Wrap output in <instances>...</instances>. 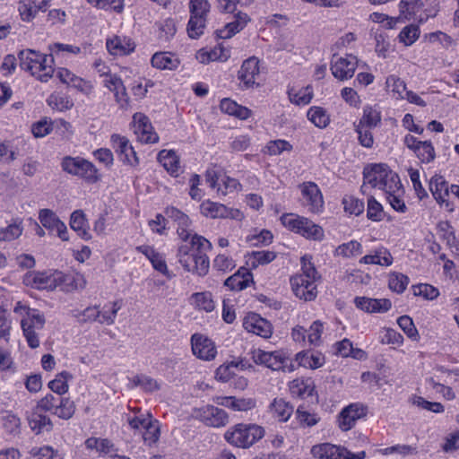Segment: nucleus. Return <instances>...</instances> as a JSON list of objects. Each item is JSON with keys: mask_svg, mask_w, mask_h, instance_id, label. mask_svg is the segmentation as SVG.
<instances>
[{"mask_svg": "<svg viewBox=\"0 0 459 459\" xmlns=\"http://www.w3.org/2000/svg\"><path fill=\"white\" fill-rule=\"evenodd\" d=\"M212 247V243L206 238L195 233L190 239L178 247V262L186 271L204 276L209 272L210 261L207 252Z\"/></svg>", "mask_w": 459, "mask_h": 459, "instance_id": "f257e3e1", "label": "nucleus"}, {"mask_svg": "<svg viewBox=\"0 0 459 459\" xmlns=\"http://www.w3.org/2000/svg\"><path fill=\"white\" fill-rule=\"evenodd\" d=\"M20 67L41 82H48L55 74V62L50 54L33 49H23L19 55Z\"/></svg>", "mask_w": 459, "mask_h": 459, "instance_id": "f03ea898", "label": "nucleus"}, {"mask_svg": "<svg viewBox=\"0 0 459 459\" xmlns=\"http://www.w3.org/2000/svg\"><path fill=\"white\" fill-rule=\"evenodd\" d=\"M77 280L83 281L81 274L65 273L56 269H47L44 271H29L22 277V283L25 287L40 286L49 283L48 287H77L74 282Z\"/></svg>", "mask_w": 459, "mask_h": 459, "instance_id": "7ed1b4c3", "label": "nucleus"}, {"mask_svg": "<svg viewBox=\"0 0 459 459\" xmlns=\"http://www.w3.org/2000/svg\"><path fill=\"white\" fill-rule=\"evenodd\" d=\"M363 180L364 184L382 190L385 194L401 182L399 175L385 163H374L366 166L363 170Z\"/></svg>", "mask_w": 459, "mask_h": 459, "instance_id": "20e7f679", "label": "nucleus"}, {"mask_svg": "<svg viewBox=\"0 0 459 459\" xmlns=\"http://www.w3.org/2000/svg\"><path fill=\"white\" fill-rule=\"evenodd\" d=\"M399 13L406 22L423 24L437 16L438 5L433 0H400Z\"/></svg>", "mask_w": 459, "mask_h": 459, "instance_id": "39448f33", "label": "nucleus"}, {"mask_svg": "<svg viewBox=\"0 0 459 459\" xmlns=\"http://www.w3.org/2000/svg\"><path fill=\"white\" fill-rule=\"evenodd\" d=\"M280 221L288 230L306 239L321 241L325 238V231L320 225L297 213H283Z\"/></svg>", "mask_w": 459, "mask_h": 459, "instance_id": "423d86ee", "label": "nucleus"}, {"mask_svg": "<svg viewBox=\"0 0 459 459\" xmlns=\"http://www.w3.org/2000/svg\"><path fill=\"white\" fill-rule=\"evenodd\" d=\"M60 166L64 172L76 177L87 184H95L101 178L97 167L91 160L81 156L66 155L62 158Z\"/></svg>", "mask_w": 459, "mask_h": 459, "instance_id": "0eeeda50", "label": "nucleus"}, {"mask_svg": "<svg viewBox=\"0 0 459 459\" xmlns=\"http://www.w3.org/2000/svg\"><path fill=\"white\" fill-rule=\"evenodd\" d=\"M264 433L259 425L238 423L226 430L224 438L234 446L247 448L264 437Z\"/></svg>", "mask_w": 459, "mask_h": 459, "instance_id": "6e6552de", "label": "nucleus"}, {"mask_svg": "<svg viewBox=\"0 0 459 459\" xmlns=\"http://www.w3.org/2000/svg\"><path fill=\"white\" fill-rule=\"evenodd\" d=\"M45 317L36 309H27L21 320V327L27 344L31 349L40 345L39 332L45 326Z\"/></svg>", "mask_w": 459, "mask_h": 459, "instance_id": "1a4fd4ad", "label": "nucleus"}, {"mask_svg": "<svg viewBox=\"0 0 459 459\" xmlns=\"http://www.w3.org/2000/svg\"><path fill=\"white\" fill-rule=\"evenodd\" d=\"M300 205L309 213L321 214L325 211V199L318 185L313 181L299 184Z\"/></svg>", "mask_w": 459, "mask_h": 459, "instance_id": "9d476101", "label": "nucleus"}, {"mask_svg": "<svg viewBox=\"0 0 459 459\" xmlns=\"http://www.w3.org/2000/svg\"><path fill=\"white\" fill-rule=\"evenodd\" d=\"M252 359L256 364L264 365L273 370L293 371L295 365L282 351H265L260 349L252 351Z\"/></svg>", "mask_w": 459, "mask_h": 459, "instance_id": "9b49d317", "label": "nucleus"}, {"mask_svg": "<svg viewBox=\"0 0 459 459\" xmlns=\"http://www.w3.org/2000/svg\"><path fill=\"white\" fill-rule=\"evenodd\" d=\"M322 279L313 262V255L305 254L300 257V273L290 279L291 287H311L319 283Z\"/></svg>", "mask_w": 459, "mask_h": 459, "instance_id": "f8f14e48", "label": "nucleus"}, {"mask_svg": "<svg viewBox=\"0 0 459 459\" xmlns=\"http://www.w3.org/2000/svg\"><path fill=\"white\" fill-rule=\"evenodd\" d=\"M448 181L440 174H434L429 182V188L432 196L440 208L448 212L455 210L454 202L450 201L449 195L451 193Z\"/></svg>", "mask_w": 459, "mask_h": 459, "instance_id": "ddd939ff", "label": "nucleus"}, {"mask_svg": "<svg viewBox=\"0 0 459 459\" xmlns=\"http://www.w3.org/2000/svg\"><path fill=\"white\" fill-rule=\"evenodd\" d=\"M311 454L318 459H364L366 453H351L346 447L330 443L315 445L311 448Z\"/></svg>", "mask_w": 459, "mask_h": 459, "instance_id": "4468645a", "label": "nucleus"}, {"mask_svg": "<svg viewBox=\"0 0 459 459\" xmlns=\"http://www.w3.org/2000/svg\"><path fill=\"white\" fill-rule=\"evenodd\" d=\"M403 144L423 164H429L436 159V150L430 140L421 141L412 134H406Z\"/></svg>", "mask_w": 459, "mask_h": 459, "instance_id": "2eb2a0df", "label": "nucleus"}, {"mask_svg": "<svg viewBox=\"0 0 459 459\" xmlns=\"http://www.w3.org/2000/svg\"><path fill=\"white\" fill-rule=\"evenodd\" d=\"M55 73L60 82L67 87L73 88L85 96H90L93 93L94 85L91 81L75 74L70 69L66 67H57L56 69L55 68Z\"/></svg>", "mask_w": 459, "mask_h": 459, "instance_id": "dca6fc26", "label": "nucleus"}, {"mask_svg": "<svg viewBox=\"0 0 459 459\" xmlns=\"http://www.w3.org/2000/svg\"><path fill=\"white\" fill-rule=\"evenodd\" d=\"M111 146L123 164L135 168L139 165V158L134 148L126 136L113 134L110 137Z\"/></svg>", "mask_w": 459, "mask_h": 459, "instance_id": "f3484780", "label": "nucleus"}, {"mask_svg": "<svg viewBox=\"0 0 459 459\" xmlns=\"http://www.w3.org/2000/svg\"><path fill=\"white\" fill-rule=\"evenodd\" d=\"M357 67L358 58L351 54H348L345 56L333 55L330 64V70L333 76L342 82L351 79Z\"/></svg>", "mask_w": 459, "mask_h": 459, "instance_id": "a211bd4d", "label": "nucleus"}, {"mask_svg": "<svg viewBox=\"0 0 459 459\" xmlns=\"http://www.w3.org/2000/svg\"><path fill=\"white\" fill-rule=\"evenodd\" d=\"M132 127L137 139L143 143H156L159 135L155 132L150 118L142 112H136L133 116Z\"/></svg>", "mask_w": 459, "mask_h": 459, "instance_id": "6ab92c4d", "label": "nucleus"}, {"mask_svg": "<svg viewBox=\"0 0 459 459\" xmlns=\"http://www.w3.org/2000/svg\"><path fill=\"white\" fill-rule=\"evenodd\" d=\"M200 212L203 216L209 219H241L243 216L238 209H233L223 204L204 200L200 204Z\"/></svg>", "mask_w": 459, "mask_h": 459, "instance_id": "aec40b11", "label": "nucleus"}, {"mask_svg": "<svg viewBox=\"0 0 459 459\" xmlns=\"http://www.w3.org/2000/svg\"><path fill=\"white\" fill-rule=\"evenodd\" d=\"M194 416L206 426L221 428L228 424V413L213 405H205L195 410Z\"/></svg>", "mask_w": 459, "mask_h": 459, "instance_id": "412c9836", "label": "nucleus"}, {"mask_svg": "<svg viewBox=\"0 0 459 459\" xmlns=\"http://www.w3.org/2000/svg\"><path fill=\"white\" fill-rule=\"evenodd\" d=\"M242 325L247 332L264 339L270 338L273 332L272 324L255 312H249L244 316Z\"/></svg>", "mask_w": 459, "mask_h": 459, "instance_id": "4be33fe9", "label": "nucleus"}, {"mask_svg": "<svg viewBox=\"0 0 459 459\" xmlns=\"http://www.w3.org/2000/svg\"><path fill=\"white\" fill-rule=\"evenodd\" d=\"M191 346L193 354L202 360H212L217 355L215 343L204 334L194 333L191 336Z\"/></svg>", "mask_w": 459, "mask_h": 459, "instance_id": "5701e85b", "label": "nucleus"}, {"mask_svg": "<svg viewBox=\"0 0 459 459\" xmlns=\"http://www.w3.org/2000/svg\"><path fill=\"white\" fill-rule=\"evenodd\" d=\"M39 220L42 226L50 233L56 232L63 241L69 240L67 227L56 214L50 209H41L39 212Z\"/></svg>", "mask_w": 459, "mask_h": 459, "instance_id": "b1692460", "label": "nucleus"}, {"mask_svg": "<svg viewBox=\"0 0 459 459\" xmlns=\"http://www.w3.org/2000/svg\"><path fill=\"white\" fill-rule=\"evenodd\" d=\"M123 307V300L117 299L105 304L101 310L96 308H87L84 315L88 318L98 320L100 324L111 325L115 323L117 314Z\"/></svg>", "mask_w": 459, "mask_h": 459, "instance_id": "393cba45", "label": "nucleus"}, {"mask_svg": "<svg viewBox=\"0 0 459 459\" xmlns=\"http://www.w3.org/2000/svg\"><path fill=\"white\" fill-rule=\"evenodd\" d=\"M165 214L177 224V234L178 238L186 242L193 236L191 234V220L179 209L170 206L165 209Z\"/></svg>", "mask_w": 459, "mask_h": 459, "instance_id": "a878e982", "label": "nucleus"}, {"mask_svg": "<svg viewBox=\"0 0 459 459\" xmlns=\"http://www.w3.org/2000/svg\"><path fill=\"white\" fill-rule=\"evenodd\" d=\"M366 408L360 403H351L343 408L338 417V426L342 431L351 429L356 421L366 415Z\"/></svg>", "mask_w": 459, "mask_h": 459, "instance_id": "bb28decb", "label": "nucleus"}, {"mask_svg": "<svg viewBox=\"0 0 459 459\" xmlns=\"http://www.w3.org/2000/svg\"><path fill=\"white\" fill-rule=\"evenodd\" d=\"M181 64L178 55L172 51H158L151 57V65L160 71H176Z\"/></svg>", "mask_w": 459, "mask_h": 459, "instance_id": "cd10ccee", "label": "nucleus"}, {"mask_svg": "<svg viewBox=\"0 0 459 459\" xmlns=\"http://www.w3.org/2000/svg\"><path fill=\"white\" fill-rule=\"evenodd\" d=\"M136 252L143 255L151 263L153 269L169 277V270L163 254L158 252L153 246L141 245L135 247Z\"/></svg>", "mask_w": 459, "mask_h": 459, "instance_id": "c85d7f7f", "label": "nucleus"}, {"mask_svg": "<svg viewBox=\"0 0 459 459\" xmlns=\"http://www.w3.org/2000/svg\"><path fill=\"white\" fill-rule=\"evenodd\" d=\"M394 262V258L390 251L383 247H377L368 254L361 256L359 260L360 264L365 265H380L383 267L390 266Z\"/></svg>", "mask_w": 459, "mask_h": 459, "instance_id": "c756f323", "label": "nucleus"}, {"mask_svg": "<svg viewBox=\"0 0 459 459\" xmlns=\"http://www.w3.org/2000/svg\"><path fill=\"white\" fill-rule=\"evenodd\" d=\"M260 61L255 56L246 59L238 72V79L247 88L252 87L260 74Z\"/></svg>", "mask_w": 459, "mask_h": 459, "instance_id": "7c9ffc66", "label": "nucleus"}, {"mask_svg": "<svg viewBox=\"0 0 459 459\" xmlns=\"http://www.w3.org/2000/svg\"><path fill=\"white\" fill-rule=\"evenodd\" d=\"M50 0H20L18 11L24 22L32 21L39 11H47Z\"/></svg>", "mask_w": 459, "mask_h": 459, "instance_id": "2f4dec72", "label": "nucleus"}, {"mask_svg": "<svg viewBox=\"0 0 459 459\" xmlns=\"http://www.w3.org/2000/svg\"><path fill=\"white\" fill-rule=\"evenodd\" d=\"M235 20L228 22L223 28L216 30V35L220 39H230L239 31H241L250 22V17L247 13L241 11L234 13Z\"/></svg>", "mask_w": 459, "mask_h": 459, "instance_id": "473e14b6", "label": "nucleus"}, {"mask_svg": "<svg viewBox=\"0 0 459 459\" xmlns=\"http://www.w3.org/2000/svg\"><path fill=\"white\" fill-rule=\"evenodd\" d=\"M106 47L112 56H127L135 49L134 40L126 36H114L112 39H107Z\"/></svg>", "mask_w": 459, "mask_h": 459, "instance_id": "72a5a7b5", "label": "nucleus"}, {"mask_svg": "<svg viewBox=\"0 0 459 459\" xmlns=\"http://www.w3.org/2000/svg\"><path fill=\"white\" fill-rule=\"evenodd\" d=\"M157 160L169 176L178 178L180 175V158L174 150L160 151L157 155Z\"/></svg>", "mask_w": 459, "mask_h": 459, "instance_id": "f704fd0d", "label": "nucleus"}, {"mask_svg": "<svg viewBox=\"0 0 459 459\" xmlns=\"http://www.w3.org/2000/svg\"><path fill=\"white\" fill-rule=\"evenodd\" d=\"M357 307L368 313H384L391 308V301L387 299L356 298Z\"/></svg>", "mask_w": 459, "mask_h": 459, "instance_id": "c9c22d12", "label": "nucleus"}, {"mask_svg": "<svg viewBox=\"0 0 459 459\" xmlns=\"http://www.w3.org/2000/svg\"><path fill=\"white\" fill-rule=\"evenodd\" d=\"M215 403L226 408H229L234 411H247L255 406V400L253 398L235 396H221L215 399Z\"/></svg>", "mask_w": 459, "mask_h": 459, "instance_id": "e433bc0d", "label": "nucleus"}, {"mask_svg": "<svg viewBox=\"0 0 459 459\" xmlns=\"http://www.w3.org/2000/svg\"><path fill=\"white\" fill-rule=\"evenodd\" d=\"M295 361L299 367L316 369L324 366L325 359L319 351H302L296 354Z\"/></svg>", "mask_w": 459, "mask_h": 459, "instance_id": "4c0bfd02", "label": "nucleus"}, {"mask_svg": "<svg viewBox=\"0 0 459 459\" xmlns=\"http://www.w3.org/2000/svg\"><path fill=\"white\" fill-rule=\"evenodd\" d=\"M335 354L342 358H352L358 360H365L368 359V354L365 351L359 348H355L353 343L347 338L337 342L333 345Z\"/></svg>", "mask_w": 459, "mask_h": 459, "instance_id": "58836bf2", "label": "nucleus"}, {"mask_svg": "<svg viewBox=\"0 0 459 459\" xmlns=\"http://www.w3.org/2000/svg\"><path fill=\"white\" fill-rule=\"evenodd\" d=\"M221 112L234 117L240 120H247L252 116V110L245 106L239 105L230 98H224L220 102Z\"/></svg>", "mask_w": 459, "mask_h": 459, "instance_id": "ea45409f", "label": "nucleus"}, {"mask_svg": "<svg viewBox=\"0 0 459 459\" xmlns=\"http://www.w3.org/2000/svg\"><path fill=\"white\" fill-rule=\"evenodd\" d=\"M70 227L76 234L84 240H90L91 235L88 220L82 210H76L70 216Z\"/></svg>", "mask_w": 459, "mask_h": 459, "instance_id": "a19ab883", "label": "nucleus"}, {"mask_svg": "<svg viewBox=\"0 0 459 459\" xmlns=\"http://www.w3.org/2000/svg\"><path fill=\"white\" fill-rule=\"evenodd\" d=\"M287 94L289 100L296 106H307L311 102L314 97V91L311 85L301 88L289 85Z\"/></svg>", "mask_w": 459, "mask_h": 459, "instance_id": "79ce46f5", "label": "nucleus"}, {"mask_svg": "<svg viewBox=\"0 0 459 459\" xmlns=\"http://www.w3.org/2000/svg\"><path fill=\"white\" fill-rule=\"evenodd\" d=\"M276 256V253L270 250L252 251L245 255V263L252 270L270 264Z\"/></svg>", "mask_w": 459, "mask_h": 459, "instance_id": "37998d69", "label": "nucleus"}, {"mask_svg": "<svg viewBox=\"0 0 459 459\" xmlns=\"http://www.w3.org/2000/svg\"><path fill=\"white\" fill-rule=\"evenodd\" d=\"M48 50L53 61L55 62V59H56L60 63L66 61V58L70 55L77 56L82 51L81 48L78 46L59 42L50 44Z\"/></svg>", "mask_w": 459, "mask_h": 459, "instance_id": "c03bdc74", "label": "nucleus"}, {"mask_svg": "<svg viewBox=\"0 0 459 459\" xmlns=\"http://www.w3.org/2000/svg\"><path fill=\"white\" fill-rule=\"evenodd\" d=\"M269 412L278 421L286 422L293 413V407L281 398H275L269 406Z\"/></svg>", "mask_w": 459, "mask_h": 459, "instance_id": "a18cd8bd", "label": "nucleus"}, {"mask_svg": "<svg viewBox=\"0 0 459 459\" xmlns=\"http://www.w3.org/2000/svg\"><path fill=\"white\" fill-rule=\"evenodd\" d=\"M28 421L30 429L37 434L43 431H50L52 429V422L50 419L42 414L41 411L34 408L28 415Z\"/></svg>", "mask_w": 459, "mask_h": 459, "instance_id": "49530a36", "label": "nucleus"}, {"mask_svg": "<svg viewBox=\"0 0 459 459\" xmlns=\"http://www.w3.org/2000/svg\"><path fill=\"white\" fill-rule=\"evenodd\" d=\"M249 267L241 266L234 274L227 278L223 287H249L254 283L253 274Z\"/></svg>", "mask_w": 459, "mask_h": 459, "instance_id": "de8ad7c7", "label": "nucleus"}, {"mask_svg": "<svg viewBox=\"0 0 459 459\" xmlns=\"http://www.w3.org/2000/svg\"><path fill=\"white\" fill-rule=\"evenodd\" d=\"M404 193L405 191L401 182H399L398 186H394L393 189L385 193L386 199L391 207L395 212L401 213H404L408 210L403 199Z\"/></svg>", "mask_w": 459, "mask_h": 459, "instance_id": "09e8293b", "label": "nucleus"}, {"mask_svg": "<svg viewBox=\"0 0 459 459\" xmlns=\"http://www.w3.org/2000/svg\"><path fill=\"white\" fill-rule=\"evenodd\" d=\"M48 105L56 111L65 112L74 107V101L69 95L64 92L55 91L47 99Z\"/></svg>", "mask_w": 459, "mask_h": 459, "instance_id": "8fccbe9b", "label": "nucleus"}, {"mask_svg": "<svg viewBox=\"0 0 459 459\" xmlns=\"http://www.w3.org/2000/svg\"><path fill=\"white\" fill-rule=\"evenodd\" d=\"M362 253L363 247L361 243L355 239L339 245L333 252L335 256L343 258H355L361 255Z\"/></svg>", "mask_w": 459, "mask_h": 459, "instance_id": "3c124183", "label": "nucleus"}, {"mask_svg": "<svg viewBox=\"0 0 459 459\" xmlns=\"http://www.w3.org/2000/svg\"><path fill=\"white\" fill-rule=\"evenodd\" d=\"M191 304L198 310L212 312L215 308V302L209 291L196 292L190 298Z\"/></svg>", "mask_w": 459, "mask_h": 459, "instance_id": "603ef678", "label": "nucleus"}, {"mask_svg": "<svg viewBox=\"0 0 459 459\" xmlns=\"http://www.w3.org/2000/svg\"><path fill=\"white\" fill-rule=\"evenodd\" d=\"M307 119L318 128H325L330 124V116L322 107H310L307 112Z\"/></svg>", "mask_w": 459, "mask_h": 459, "instance_id": "864d4df0", "label": "nucleus"}, {"mask_svg": "<svg viewBox=\"0 0 459 459\" xmlns=\"http://www.w3.org/2000/svg\"><path fill=\"white\" fill-rule=\"evenodd\" d=\"M342 204L343 206L344 212L350 216H359L363 213L365 209L363 200L353 195H344L342 199Z\"/></svg>", "mask_w": 459, "mask_h": 459, "instance_id": "5fc2aeb1", "label": "nucleus"}, {"mask_svg": "<svg viewBox=\"0 0 459 459\" xmlns=\"http://www.w3.org/2000/svg\"><path fill=\"white\" fill-rule=\"evenodd\" d=\"M420 24H409L403 27L397 36L398 41L405 47L414 44L420 36Z\"/></svg>", "mask_w": 459, "mask_h": 459, "instance_id": "6e6d98bb", "label": "nucleus"}, {"mask_svg": "<svg viewBox=\"0 0 459 459\" xmlns=\"http://www.w3.org/2000/svg\"><path fill=\"white\" fill-rule=\"evenodd\" d=\"M73 378V376L68 371H62L56 375V377L48 382V388L59 394L63 395L69 390L68 381Z\"/></svg>", "mask_w": 459, "mask_h": 459, "instance_id": "4d7b16f0", "label": "nucleus"}, {"mask_svg": "<svg viewBox=\"0 0 459 459\" xmlns=\"http://www.w3.org/2000/svg\"><path fill=\"white\" fill-rule=\"evenodd\" d=\"M140 433H142L143 441L147 446H153L157 444L160 437V423L152 419Z\"/></svg>", "mask_w": 459, "mask_h": 459, "instance_id": "13d9d810", "label": "nucleus"}, {"mask_svg": "<svg viewBox=\"0 0 459 459\" xmlns=\"http://www.w3.org/2000/svg\"><path fill=\"white\" fill-rule=\"evenodd\" d=\"M290 390L293 396L306 398L312 395L314 386L309 380L295 379L290 383Z\"/></svg>", "mask_w": 459, "mask_h": 459, "instance_id": "bf43d9fd", "label": "nucleus"}, {"mask_svg": "<svg viewBox=\"0 0 459 459\" xmlns=\"http://www.w3.org/2000/svg\"><path fill=\"white\" fill-rule=\"evenodd\" d=\"M386 88L393 93L396 100H403V95L407 90L406 83L399 76L390 74L385 80Z\"/></svg>", "mask_w": 459, "mask_h": 459, "instance_id": "052dcab7", "label": "nucleus"}, {"mask_svg": "<svg viewBox=\"0 0 459 459\" xmlns=\"http://www.w3.org/2000/svg\"><path fill=\"white\" fill-rule=\"evenodd\" d=\"M75 412V405L73 401L67 397H59L56 411L53 414L63 420L71 419Z\"/></svg>", "mask_w": 459, "mask_h": 459, "instance_id": "680f3d73", "label": "nucleus"}, {"mask_svg": "<svg viewBox=\"0 0 459 459\" xmlns=\"http://www.w3.org/2000/svg\"><path fill=\"white\" fill-rule=\"evenodd\" d=\"M293 149L292 144L284 139H277L269 141L263 152L270 156L280 155L283 152H291Z\"/></svg>", "mask_w": 459, "mask_h": 459, "instance_id": "e2e57ef3", "label": "nucleus"}, {"mask_svg": "<svg viewBox=\"0 0 459 459\" xmlns=\"http://www.w3.org/2000/svg\"><path fill=\"white\" fill-rule=\"evenodd\" d=\"M380 112L371 107H367L363 109V115L356 126L374 129L378 126V124H380Z\"/></svg>", "mask_w": 459, "mask_h": 459, "instance_id": "0e129e2a", "label": "nucleus"}, {"mask_svg": "<svg viewBox=\"0 0 459 459\" xmlns=\"http://www.w3.org/2000/svg\"><path fill=\"white\" fill-rule=\"evenodd\" d=\"M207 18L202 15H190L187 23V33L191 39H198L204 30Z\"/></svg>", "mask_w": 459, "mask_h": 459, "instance_id": "69168bd1", "label": "nucleus"}, {"mask_svg": "<svg viewBox=\"0 0 459 459\" xmlns=\"http://www.w3.org/2000/svg\"><path fill=\"white\" fill-rule=\"evenodd\" d=\"M367 218L375 222H379L385 218L384 207L374 196L368 198Z\"/></svg>", "mask_w": 459, "mask_h": 459, "instance_id": "338daca9", "label": "nucleus"}, {"mask_svg": "<svg viewBox=\"0 0 459 459\" xmlns=\"http://www.w3.org/2000/svg\"><path fill=\"white\" fill-rule=\"evenodd\" d=\"M23 231L22 221L16 220L5 228L0 229V241H12L17 239Z\"/></svg>", "mask_w": 459, "mask_h": 459, "instance_id": "774afa93", "label": "nucleus"}]
</instances>
